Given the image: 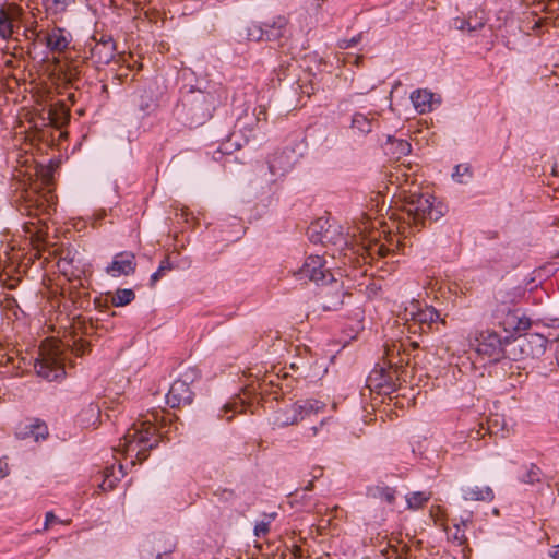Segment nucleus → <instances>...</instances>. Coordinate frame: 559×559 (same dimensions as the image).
I'll return each instance as SVG.
<instances>
[{
    "label": "nucleus",
    "instance_id": "473e14b6",
    "mask_svg": "<svg viewBox=\"0 0 559 559\" xmlns=\"http://www.w3.org/2000/svg\"><path fill=\"white\" fill-rule=\"evenodd\" d=\"M171 267H173V265H171L169 259L168 258L164 259L160 262L157 271L152 274L151 285L152 286L155 285L156 282L165 274V272L171 270Z\"/></svg>",
    "mask_w": 559,
    "mask_h": 559
},
{
    "label": "nucleus",
    "instance_id": "f257e3e1",
    "mask_svg": "<svg viewBox=\"0 0 559 559\" xmlns=\"http://www.w3.org/2000/svg\"><path fill=\"white\" fill-rule=\"evenodd\" d=\"M448 212V206L429 192H414L405 198L402 216L392 221L389 231L396 230L399 238L406 239L425 226L426 221H438Z\"/></svg>",
    "mask_w": 559,
    "mask_h": 559
},
{
    "label": "nucleus",
    "instance_id": "ddd939ff",
    "mask_svg": "<svg viewBox=\"0 0 559 559\" xmlns=\"http://www.w3.org/2000/svg\"><path fill=\"white\" fill-rule=\"evenodd\" d=\"M116 53V44L110 36L102 35V37L91 48V59L97 66L109 64Z\"/></svg>",
    "mask_w": 559,
    "mask_h": 559
},
{
    "label": "nucleus",
    "instance_id": "f704fd0d",
    "mask_svg": "<svg viewBox=\"0 0 559 559\" xmlns=\"http://www.w3.org/2000/svg\"><path fill=\"white\" fill-rule=\"evenodd\" d=\"M391 145L396 146V152H393V154L396 155L397 158L402 155H407L411 152V144L407 141L396 140L392 142Z\"/></svg>",
    "mask_w": 559,
    "mask_h": 559
},
{
    "label": "nucleus",
    "instance_id": "5701e85b",
    "mask_svg": "<svg viewBox=\"0 0 559 559\" xmlns=\"http://www.w3.org/2000/svg\"><path fill=\"white\" fill-rule=\"evenodd\" d=\"M132 103L140 111L148 110L155 103L153 91L147 88L136 91L132 96Z\"/></svg>",
    "mask_w": 559,
    "mask_h": 559
},
{
    "label": "nucleus",
    "instance_id": "7c9ffc66",
    "mask_svg": "<svg viewBox=\"0 0 559 559\" xmlns=\"http://www.w3.org/2000/svg\"><path fill=\"white\" fill-rule=\"evenodd\" d=\"M331 420V417L323 418L318 425L310 427L307 430L308 438H314L318 436H322L323 438H328L330 430L328 429V425Z\"/></svg>",
    "mask_w": 559,
    "mask_h": 559
},
{
    "label": "nucleus",
    "instance_id": "49530a36",
    "mask_svg": "<svg viewBox=\"0 0 559 559\" xmlns=\"http://www.w3.org/2000/svg\"><path fill=\"white\" fill-rule=\"evenodd\" d=\"M270 168H271V170H272L273 173L275 171V170H274V165H273V164H271Z\"/></svg>",
    "mask_w": 559,
    "mask_h": 559
},
{
    "label": "nucleus",
    "instance_id": "423d86ee",
    "mask_svg": "<svg viewBox=\"0 0 559 559\" xmlns=\"http://www.w3.org/2000/svg\"><path fill=\"white\" fill-rule=\"evenodd\" d=\"M295 276L299 281H310L321 285L334 282L333 273L321 255H309Z\"/></svg>",
    "mask_w": 559,
    "mask_h": 559
},
{
    "label": "nucleus",
    "instance_id": "1a4fd4ad",
    "mask_svg": "<svg viewBox=\"0 0 559 559\" xmlns=\"http://www.w3.org/2000/svg\"><path fill=\"white\" fill-rule=\"evenodd\" d=\"M308 233L310 240L313 242H321L323 245L333 243L340 246L347 245V241L341 231V227L328 224V222H322V219L311 224Z\"/></svg>",
    "mask_w": 559,
    "mask_h": 559
},
{
    "label": "nucleus",
    "instance_id": "4c0bfd02",
    "mask_svg": "<svg viewBox=\"0 0 559 559\" xmlns=\"http://www.w3.org/2000/svg\"><path fill=\"white\" fill-rule=\"evenodd\" d=\"M361 39V35H357V36H354L352 37L350 39H344L341 41L340 44V47L341 48H350V47H354L355 45H357Z\"/></svg>",
    "mask_w": 559,
    "mask_h": 559
},
{
    "label": "nucleus",
    "instance_id": "58836bf2",
    "mask_svg": "<svg viewBox=\"0 0 559 559\" xmlns=\"http://www.w3.org/2000/svg\"><path fill=\"white\" fill-rule=\"evenodd\" d=\"M60 522L53 512L49 511L45 515L44 531H47L52 523Z\"/></svg>",
    "mask_w": 559,
    "mask_h": 559
},
{
    "label": "nucleus",
    "instance_id": "20e7f679",
    "mask_svg": "<svg viewBox=\"0 0 559 559\" xmlns=\"http://www.w3.org/2000/svg\"><path fill=\"white\" fill-rule=\"evenodd\" d=\"M404 328L409 334H425L432 331V325L437 322L445 324V320L440 318L439 312L431 306L420 307L418 304L412 305L405 310Z\"/></svg>",
    "mask_w": 559,
    "mask_h": 559
},
{
    "label": "nucleus",
    "instance_id": "a18cd8bd",
    "mask_svg": "<svg viewBox=\"0 0 559 559\" xmlns=\"http://www.w3.org/2000/svg\"><path fill=\"white\" fill-rule=\"evenodd\" d=\"M151 417L156 420L157 419V415L156 414H151Z\"/></svg>",
    "mask_w": 559,
    "mask_h": 559
},
{
    "label": "nucleus",
    "instance_id": "ea45409f",
    "mask_svg": "<svg viewBox=\"0 0 559 559\" xmlns=\"http://www.w3.org/2000/svg\"><path fill=\"white\" fill-rule=\"evenodd\" d=\"M257 121L266 120V109L264 106H259L257 109Z\"/></svg>",
    "mask_w": 559,
    "mask_h": 559
},
{
    "label": "nucleus",
    "instance_id": "393cba45",
    "mask_svg": "<svg viewBox=\"0 0 559 559\" xmlns=\"http://www.w3.org/2000/svg\"><path fill=\"white\" fill-rule=\"evenodd\" d=\"M401 346L397 344H392L391 346L385 347V359L390 367H402L403 364H408V358L405 359L404 356L401 355Z\"/></svg>",
    "mask_w": 559,
    "mask_h": 559
},
{
    "label": "nucleus",
    "instance_id": "c756f323",
    "mask_svg": "<svg viewBox=\"0 0 559 559\" xmlns=\"http://www.w3.org/2000/svg\"><path fill=\"white\" fill-rule=\"evenodd\" d=\"M430 496L423 492L416 491L406 496V502L408 509L417 510L425 506V503L429 500Z\"/></svg>",
    "mask_w": 559,
    "mask_h": 559
},
{
    "label": "nucleus",
    "instance_id": "6e6552de",
    "mask_svg": "<svg viewBox=\"0 0 559 559\" xmlns=\"http://www.w3.org/2000/svg\"><path fill=\"white\" fill-rule=\"evenodd\" d=\"M24 15V10L14 2L0 4V38L9 40L12 38L15 29L20 27V22Z\"/></svg>",
    "mask_w": 559,
    "mask_h": 559
},
{
    "label": "nucleus",
    "instance_id": "4be33fe9",
    "mask_svg": "<svg viewBox=\"0 0 559 559\" xmlns=\"http://www.w3.org/2000/svg\"><path fill=\"white\" fill-rule=\"evenodd\" d=\"M100 417V408L95 403H88L83 407L76 416L78 423L84 427H94L97 425Z\"/></svg>",
    "mask_w": 559,
    "mask_h": 559
},
{
    "label": "nucleus",
    "instance_id": "412c9836",
    "mask_svg": "<svg viewBox=\"0 0 559 559\" xmlns=\"http://www.w3.org/2000/svg\"><path fill=\"white\" fill-rule=\"evenodd\" d=\"M360 250L362 251L361 254L366 252L370 258L374 255L383 258L390 252V249L383 243H378L377 237L371 234L368 237L361 236V243L357 251Z\"/></svg>",
    "mask_w": 559,
    "mask_h": 559
},
{
    "label": "nucleus",
    "instance_id": "dca6fc26",
    "mask_svg": "<svg viewBox=\"0 0 559 559\" xmlns=\"http://www.w3.org/2000/svg\"><path fill=\"white\" fill-rule=\"evenodd\" d=\"M411 100L418 114H427L433 110L435 105H439L441 99L427 88H418L411 94Z\"/></svg>",
    "mask_w": 559,
    "mask_h": 559
},
{
    "label": "nucleus",
    "instance_id": "f03ea898",
    "mask_svg": "<svg viewBox=\"0 0 559 559\" xmlns=\"http://www.w3.org/2000/svg\"><path fill=\"white\" fill-rule=\"evenodd\" d=\"M159 436L151 418L134 423L120 440L116 451L126 459H130V464L134 465L136 461L147 459V452L158 444Z\"/></svg>",
    "mask_w": 559,
    "mask_h": 559
},
{
    "label": "nucleus",
    "instance_id": "4468645a",
    "mask_svg": "<svg viewBox=\"0 0 559 559\" xmlns=\"http://www.w3.org/2000/svg\"><path fill=\"white\" fill-rule=\"evenodd\" d=\"M287 19L285 16L275 17L272 23H264L263 27H259L255 31L259 34H254V32L249 33V37L252 39H266V40H276L280 39L286 29Z\"/></svg>",
    "mask_w": 559,
    "mask_h": 559
},
{
    "label": "nucleus",
    "instance_id": "79ce46f5",
    "mask_svg": "<svg viewBox=\"0 0 559 559\" xmlns=\"http://www.w3.org/2000/svg\"><path fill=\"white\" fill-rule=\"evenodd\" d=\"M550 556L554 559H559V545L552 547V549L550 551Z\"/></svg>",
    "mask_w": 559,
    "mask_h": 559
},
{
    "label": "nucleus",
    "instance_id": "f3484780",
    "mask_svg": "<svg viewBox=\"0 0 559 559\" xmlns=\"http://www.w3.org/2000/svg\"><path fill=\"white\" fill-rule=\"evenodd\" d=\"M547 340L542 334H527L518 340L519 348L523 354L538 357L545 353Z\"/></svg>",
    "mask_w": 559,
    "mask_h": 559
},
{
    "label": "nucleus",
    "instance_id": "0eeeda50",
    "mask_svg": "<svg viewBox=\"0 0 559 559\" xmlns=\"http://www.w3.org/2000/svg\"><path fill=\"white\" fill-rule=\"evenodd\" d=\"M36 39L44 44L52 55L64 53L72 43V35L62 27L55 26L46 31L35 33Z\"/></svg>",
    "mask_w": 559,
    "mask_h": 559
},
{
    "label": "nucleus",
    "instance_id": "9b49d317",
    "mask_svg": "<svg viewBox=\"0 0 559 559\" xmlns=\"http://www.w3.org/2000/svg\"><path fill=\"white\" fill-rule=\"evenodd\" d=\"M187 105L189 111L197 118L198 122L209 119L212 111L215 109L213 96L201 91L192 92Z\"/></svg>",
    "mask_w": 559,
    "mask_h": 559
},
{
    "label": "nucleus",
    "instance_id": "37998d69",
    "mask_svg": "<svg viewBox=\"0 0 559 559\" xmlns=\"http://www.w3.org/2000/svg\"><path fill=\"white\" fill-rule=\"evenodd\" d=\"M411 345L416 348L418 346V343L417 342H411Z\"/></svg>",
    "mask_w": 559,
    "mask_h": 559
},
{
    "label": "nucleus",
    "instance_id": "b1692460",
    "mask_svg": "<svg viewBox=\"0 0 559 559\" xmlns=\"http://www.w3.org/2000/svg\"><path fill=\"white\" fill-rule=\"evenodd\" d=\"M368 496L392 504L395 501V490L389 486H373L368 488Z\"/></svg>",
    "mask_w": 559,
    "mask_h": 559
},
{
    "label": "nucleus",
    "instance_id": "2eb2a0df",
    "mask_svg": "<svg viewBox=\"0 0 559 559\" xmlns=\"http://www.w3.org/2000/svg\"><path fill=\"white\" fill-rule=\"evenodd\" d=\"M135 255L131 252H120L115 255L112 262L106 267V272L118 277L121 275H130L135 271Z\"/></svg>",
    "mask_w": 559,
    "mask_h": 559
},
{
    "label": "nucleus",
    "instance_id": "72a5a7b5",
    "mask_svg": "<svg viewBox=\"0 0 559 559\" xmlns=\"http://www.w3.org/2000/svg\"><path fill=\"white\" fill-rule=\"evenodd\" d=\"M452 177L460 183L464 182V177H471V168L468 165H456Z\"/></svg>",
    "mask_w": 559,
    "mask_h": 559
},
{
    "label": "nucleus",
    "instance_id": "7ed1b4c3",
    "mask_svg": "<svg viewBox=\"0 0 559 559\" xmlns=\"http://www.w3.org/2000/svg\"><path fill=\"white\" fill-rule=\"evenodd\" d=\"M38 181L29 189H26L21 198L24 200V210L28 215L38 216L44 213H49V210L55 205V195L50 189L53 180L52 169L41 167L37 171Z\"/></svg>",
    "mask_w": 559,
    "mask_h": 559
},
{
    "label": "nucleus",
    "instance_id": "9d476101",
    "mask_svg": "<svg viewBox=\"0 0 559 559\" xmlns=\"http://www.w3.org/2000/svg\"><path fill=\"white\" fill-rule=\"evenodd\" d=\"M476 352L488 359L498 360L502 356V341L500 335L492 331H481L476 337Z\"/></svg>",
    "mask_w": 559,
    "mask_h": 559
},
{
    "label": "nucleus",
    "instance_id": "2f4dec72",
    "mask_svg": "<svg viewBox=\"0 0 559 559\" xmlns=\"http://www.w3.org/2000/svg\"><path fill=\"white\" fill-rule=\"evenodd\" d=\"M352 126L362 133L371 131V121L362 114H355L353 116Z\"/></svg>",
    "mask_w": 559,
    "mask_h": 559
},
{
    "label": "nucleus",
    "instance_id": "39448f33",
    "mask_svg": "<svg viewBox=\"0 0 559 559\" xmlns=\"http://www.w3.org/2000/svg\"><path fill=\"white\" fill-rule=\"evenodd\" d=\"M34 367L39 377L49 381L58 380L66 374L61 353L56 346L44 345Z\"/></svg>",
    "mask_w": 559,
    "mask_h": 559
},
{
    "label": "nucleus",
    "instance_id": "bb28decb",
    "mask_svg": "<svg viewBox=\"0 0 559 559\" xmlns=\"http://www.w3.org/2000/svg\"><path fill=\"white\" fill-rule=\"evenodd\" d=\"M29 430L25 435L33 437L35 441L44 440L48 436V428L45 423L39 420H34V423L26 426Z\"/></svg>",
    "mask_w": 559,
    "mask_h": 559
},
{
    "label": "nucleus",
    "instance_id": "c85d7f7f",
    "mask_svg": "<svg viewBox=\"0 0 559 559\" xmlns=\"http://www.w3.org/2000/svg\"><path fill=\"white\" fill-rule=\"evenodd\" d=\"M135 298V294L132 289L123 288L118 289L112 296L111 302L116 307H123L130 304Z\"/></svg>",
    "mask_w": 559,
    "mask_h": 559
},
{
    "label": "nucleus",
    "instance_id": "e433bc0d",
    "mask_svg": "<svg viewBox=\"0 0 559 559\" xmlns=\"http://www.w3.org/2000/svg\"><path fill=\"white\" fill-rule=\"evenodd\" d=\"M269 530H270V522L261 521V522L257 523V525L254 527V534L258 537L264 536L267 534Z\"/></svg>",
    "mask_w": 559,
    "mask_h": 559
},
{
    "label": "nucleus",
    "instance_id": "a878e982",
    "mask_svg": "<svg viewBox=\"0 0 559 559\" xmlns=\"http://www.w3.org/2000/svg\"><path fill=\"white\" fill-rule=\"evenodd\" d=\"M44 7L49 15H59L75 3V0H44Z\"/></svg>",
    "mask_w": 559,
    "mask_h": 559
},
{
    "label": "nucleus",
    "instance_id": "a19ab883",
    "mask_svg": "<svg viewBox=\"0 0 559 559\" xmlns=\"http://www.w3.org/2000/svg\"><path fill=\"white\" fill-rule=\"evenodd\" d=\"M9 466L7 462L0 459V478H4L9 475Z\"/></svg>",
    "mask_w": 559,
    "mask_h": 559
},
{
    "label": "nucleus",
    "instance_id": "cd10ccee",
    "mask_svg": "<svg viewBox=\"0 0 559 559\" xmlns=\"http://www.w3.org/2000/svg\"><path fill=\"white\" fill-rule=\"evenodd\" d=\"M485 25V22L483 19L475 20V22H472V19L468 20H455V27L467 32L469 35H473L477 31L481 29Z\"/></svg>",
    "mask_w": 559,
    "mask_h": 559
},
{
    "label": "nucleus",
    "instance_id": "c03bdc74",
    "mask_svg": "<svg viewBox=\"0 0 559 559\" xmlns=\"http://www.w3.org/2000/svg\"><path fill=\"white\" fill-rule=\"evenodd\" d=\"M229 409H230V406H229V405H225V407H224V412L226 413V412H228Z\"/></svg>",
    "mask_w": 559,
    "mask_h": 559
},
{
    "label": "nucleus",
    "instance_id": "f8f14e48",
    "mask_svg": "<svg viewBox=\"0 0 559 559\" xmlns=\"http://www.w3.org/2000/svg\"><path fill=\"white\" fill-rule=\"evenodd\" d=\"M186 378L175 380L166 394V402L173 408L188 405L192 402L193 392L188 382V379L191 378L188 374H186Z\"/></svg>",
    "mask_w": 559,
    "mask_h": 559
},
{
    "label": "nucleus",
    "instance_id": "c9c22d12",
    "mask_svg": "<svg viewBox=\"0 0 559 559\" xmlns=\"http://www.w3.org/2000/svg\"><path fill=\"white\" fill-rule=\"evenodd\" d=\"M343 296H344V294H343L342 289L335 290L334 299L331 301L324 302L323 308L329 309V310L336 309L340 305L343 304Z\"/></svg>",
    "mask_w": 559,
    "mask_h": 559
},
{
    "label": "nucleus",
    "instance_id": "6ab92c4d",
    "mask_svg": "<svg viewBox=\"0 0 559 559\" xmlns=\"http://www.w3.org/2000/svg\"><path fill=\"white\" fill-rule=\"evenodd\" d=\"M296 403L287 405L278 409L274 414L273 425L277 428H284L287 426L297 425L301 421V417L298 414Z\"/></svg>",
    "mask_w": 559,
    "mask_h": 559
},
{
    "label": "nucleus",
    "instance_id": "aec40b11",
    "mask_svg": "<svg viewBox=\"0 0 559 559\" xmlns=\"http://www.w3.org/2000/svg\"><path fill=\"white\" fill-rule=\"evenodd\" d=\"M295 403L298 408V414L301 417V421L323 413L326 407V404L323 401L317 399H306Z\"/></svg>",
    "mask_w": 559,
    "mask_h": 559
},
{
    "label": "nucleus",
    "instance_id": "a211bd4d",
    "mask_svg": "<svg viewBox=\"0 0 559 559\" xmlns=\"http://www.w3.org/2000/svg\"><path fill=\"white\" fill-rule=\"evenodd\" d=\"M462 497L466 501L490 502L495 493L490 486L468 485L462 488Z\"/></svg>",
    "mask_w": 559,
    "mask_h": 559
}]
</instances>
